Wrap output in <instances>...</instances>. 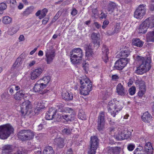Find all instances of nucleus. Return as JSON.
I'll return each instance as SVG.
<instances>
[{
	"instance_id": "f257e3e1",
	"label": "nucleus",
	"mask_w": 154,
	"mask_h": 154,
	"mask_svg": "<svg viewBox=\"0 0 154 154\" xmlns=\"http://www.w3.org/2000/svg\"><path fill=\"white\" fill-rule=\"evenodd\" d=\"M124 106V103L118 101L115 98L111 100L108 103V112L113 117H115L119 111L122 110Z\"/></svg>"
},
{
	"instance_id": "f03ea898",
	"label": "nucleus",
	"mask_w": 154,
	"mask_h": 154,
	"mask_svg": "<svg viewBox=\"0 0 154 154\" xmlns=\"http://www.w3.org/2000/svg\"><path fill=\"white\" fill-rule=\"evenodd\" d=\"M80 84L79 90L81 94L84 95L88 94L92 90V82L84 75L80 79Z\"/></svg>"
},
{
	"instance_id": "7ed1b4c3",
	"label": "nucleus",
	"mask_w": 154,
	"mask_h": 154,
	"mask_svg": "<svg viewBox=\"0 0 154 154\" xmlns=\"http://www.w3.org/2000/svg\"><path fill=\"white\" fill-rule=\"evenodd\" d=\"M14 129L10 124H7L0 126V138L7 139L13 133Z\"/></svg>"
},
{
	"instance_id": "20e7f679",
	"label": "nucleus",
	"mask_w": 154,
	"mask_h": 154,
	"mask_svg": "<svg viewBox=\"0 0 154 154\" xmlns=\"http://www.w3.org/2000/svg\"><path fill=\"white\" fill-rule=\"evenodd\" d=\"M151 58L149 55L147 57V59L145 64L140 65L135 70V73L139 74H142L148 71L151 67Z\"/></svg>"
},
{
	"instance_id": "39448f33",
	"label": "nucleus",
	"mask_w": 154,
	"mask_h": 154,
	"mask_svg": "<svg viewBox=\"0 0 154 154\" xmlns=\"http://www.w3.org/2000/svg\"><path fill=\"white\" fill-rule=\"evenodd\" d=\"M145 151H143V146L139 145L135 149V154H152L153 149L150 142L146 143L145 145Z\"/></svg>"
},
{
	"instance_id": "423d86ee",
	"label": "nucleus",
	"mask_w": 154,
	"mask_h": 154,
	"mask_svg": "<svg viewBox=\"0 0 154 154\" xmlns=\"http://www.w3.org/2000/svg\"><path fill=\"white\" fill-rule=\"evenodd\" d=\"M149 19L150 18H149L146 19L140 25L138 30L139 33H145L148 28L150 29L153 28L154 25H152V24H153V23H154V22H151L149 21Z\"/></svg>"
},
{
	"instance_id": "0eeeda50",
	"label": "nucleus",
	"mask_w": 154,
	"mask_h": 154,
	"mask_svg": "<svg viewBox=\"0 0 154 154\" xmlns=\"http://www.w3.org/2000/svg\"><path fill=\"white\" fill-rule=\"evenodd\" d=\"M17 135L19 138L22 141L32 139L34 136L33 133L29 130H21Z\"/></svg>"
},
{
	"instance_id": "6e6552de",
	"label": "nucleus",
	"mask_w": 154,
	"mask_h": 154,
	"mask_svg": "<svg viewBox=\"0 0 154 154\" xmlns=\"http://www.w3.org/2000/svg\"><path fill=\"white\" fill-rule=\"evenodd\" d=\"M99 140L96 136L91 137L90 142V148L89 154H95L96 150L98 146Z\"/></svg>"
},
{
	"instance_id": "1a4fd4ad",
	"label": "nucleus",
	"mask_w": 154,
	"mask_h": 154,
	"mask_svg": "<svg viewBox=\"0 0 154 154\" xmlns=\"http://www.w3.org/2000/svg\"><path fill=\"white\" fill-rule=\"evenodd\" d=\"M105 112H100L97 119V129L99 131H103L105 128Z\"/></svg>"
},
{
	"instance_id": "9d476101",
	"label": "nucleus",
	"mask_w": 154,
	"mask_h": 154,
	"mask_svg": "<svg viewBox=\"0 0 154 154\" xmlns=\"http://www.w3.org/2000/svg\"><path fill=\"white\" fill-rule=\"evenodd\" d=\"M146 5H140L135 11V18L141 20L146 13Z\"/></svg>"
},
{
	"instance_id": "9b49d317",
	"label": "nucleus",
	"mask_w": 154,
	"mask_h": 154,
	"mask_svg": "<svg viewBox=\"0 0 154 154\" xmlns=\"http://www.w3.org/2000/svg\"><path fill=\"white\" fill-rule=\"evenodd\" d=\"M128 62V59L121 58L115 63L114 69L122 70L126 66Z\"/></svg>"
},
{
	"instance_id": "f8f14e48",
	"label": "nucleus",
	"mask_w": 154,
	"mask_h": 154,
	"mask_svg": "<svg viewBox=\"0 0 154 154\" xmlns=\"http://www.w3.org/2000/svg\"><path fill=\"white\" fill-rule=\"evenodd\" d=\"M21 112L22 115H25L27 113L29 109L32 108V106L31 102L28 100L23 102L20 106Z\"/></svg>"
},
{
	"instance_id": "ddd939ff",
	"label": "nucleus",
	"mask_w": 154,
	"mask_h": 154,
	"mask_svg": "<svg viewBox=\"0 0 154 154\" xmlns=\"http://www.w3.org/2000/svg\"><path fill=\"white\" fill-rule=\"evenodd\" d=\"M55 53L54 50L47 49L45 51V60L48 64H50L52 62L55 56Z\"/></svg>"
},
{
	"instance_id": "4468645a",
	"label": "nucleus",
	"mask_w": 154,
	"mask_h": 154,
	"mask_svg": "<svg viewBox=\"0 0 154 154\" xmlns=\"http://www.w3.org/2000/svg\"><path fill=\"white\" fill-rule=\"evenodd\" d=\"M57 113V109L55 108L51 107L45 114V118L47 120H51L54 118Z\"/></svg>"
},
{
	"instance_id": "2eb2a0df",
	"label": "nucleus",
	"mask_w": 154,
	"mask_h": 154,
	"mask_svg": "<svg viewBox=\"0 0 154 154\" xmlns=\"http://www.w3.org/2000/svg\"><path fill=\"white\" fill-rule=\"evenodd\" d=\"M137 82H135L136 85H138L139 86V91L138 93V95L140 97H141L144 94L146 89L145 83L144 81H140L139 83L137 84Z\"/></svg>"
},
{
	"instance_id": "dca6fc26",
	"label": "nucleus",
	"mask_w": 154,
	"mask_h": 154,
	"mask_svg": "<svg viewBox=\"0 0 154 154\" xmlns=\"http://www.w3.org/2000/svg\"><path fill=\"white\" fill-rule=\"evenodd\" d=\"M116 92L121 96L126 95L128 94L127 91L125 89L121 83L119 84L116 87Z\"/></svg>"
},
{
	"instance_id": "f3484780",
	"label": "nucleus",
	"mask_w": 154,
	"mask_h": 154,
	"mask_svg": "<svg viewBox=\"0 0 154 154\" xmlns=\"http://www.w3.org/2000/svg\"><path fill=\"white\" fill-rule=\"evenodd\" d=\"M67 113H71L70 115L64 114L62 116V118L66 122H72L75 120V113L72 109V111L70 112Z\"/></svg>"
},
{
	"instance_id": "a211bd4d",
	"label": "nucleus",
	"mask_w": 154,
	"mask_h": 154,
	"mask_svg": "<svg viewBox=\"0 0 154 154\" xmlns=\"http://www.w3.org/2000/svg\"><path fill=\"white\" fill-rule=\"evenodd\" d=\"M102 57L103 60L106 63L109 60L108 55L109 54L108 47L105 45H103L102 48Z\"/></svg>"
},
{
	"instance_id": "6ab92c4d",
	"label": "nucleus",
	"mask_w": 154,
	"mask_h": 154,
	"mask_svg": "<svg viewBox=\"0 0 154 154\" xmlns=\"http://www.w3.org/2000/svg\"><path fill=\"white\" fill-rule=\"evenodd\" d=\"M91 37L94 46L98 48L100 45L99 35L93 32L92 33Z\"/></svg>"
},
{
	"instance_id": "aec40b11",
	"label": "nucleus",
	"mask_w": 154,
	"mask_h": 154,
	"mask_svg": "<svg viewBox=\"0 0 154 154\" xmlns=\"http://www.w3.org/2000/svg\"><path fill=\"white\" fill-rule=\"evenodd\" d=\"M39 81H38L35 84L33 88L34 91L35 92H38L40 94H43L44 93V91H42L43 89L46 87L44 85L43 83L39 82Z\"/></svg>"
},
{
	"instance_id": "412c9836",
	"label": "nucleus",
	"mask_w": 154,
	"mask_h": 154,
	"mask_svg": "<svg viewBox=\"0 0 154 154\" xmlns=\"http://www.w3.org/2000/svg\"><path fill=\"white\" fill-rule=\"evenodd\" d=\"M123 130L119 131L118 134L114 135V137L117 140H123L129 137L128 135L126 134Z\"/></svg>"
},
{
	"instance_id": "4be33fe9",
	"label": "nucleus",
	"mask_w": 154,
	"mask_h": 154,
	"mask_svg": "<svg viewBox=\"0 0 154 154\" xmlns=\"http://www.w3.org/2000/svg\"><path fill=\"white\" fill-rule=\"evenodd\" d=\"M42 72V69L41 68L35 69L31 73V78L32 80H35L38 77Z\"/></svg>"
},
{
	"instance_id": "5701e85b",
	"label": "nucleus",
	"mask_w": 154,
	"mask_h": 154,
	"mask_svg": "<svg viewBox=\"0 0 154 154\" xmlns=\"http://www.w3.org/2000/svg\"><path fill=\"white\" fill-rule=\"evenodd\" d=\"M57 108L55 109H57V112H70L72 111V109L69 107H64L63 105L61 103L59 104L57 106Z\"/></svg>"
},
{
	"instance_id": "b1692460",
	"label": "nucleus",
	"mask_w": 154,
	"mask_h": 154,
	"mask_svg": "<svg viewBox=\"0 0 154 154\" xmlns=\"http://www.w3.org/2000/svg\"><path fill=\"white\" fill-rule=\"evenodd\" d=\"M64 139L63 138L59 137L55 138L54 140V143L60 148H62L65 145Z\"/></svg>"
},
{
	"instance_id": "393cba45",
	"label": "nucleus",
	"mask_w": 154,
	"mask_h": 154,
	"mask_svg": "<svg viewBox=\"0 0 154 154\" xmlns=\"http://www.w3.org/2000/svg\"><path fill=\"white\" fill-rule=\"evenodd\" d=\"M70 60L72 64H77L80 63L82 58H80L79 56L72 54H70L69 55Z\"/></svg>"
},
{
	"instance_id": "a878e982",
	"label": "nucleus",
	"mask_w": 154,
	"mask_h": 154,
	"mask_svg": "<svg viewBox=\"0 0 154 154\" xmlns=\"http://www.w3.org/2000/svg\"><path fill=\"white\" fill-rule=\"evenodd\" d=\"M70 54L75 55L77 56H79L80 58L82 59L83 56V51L80 48H74L72 49L70 52Z\"/></svg>"
},
{
	"instance_id": "bb28decb",
	"label": "nucleus",
	"mask_w": 154,
	"mask_h": 154,
	"mask_svg": "<svg viewBox=\"0 0 154 154\" xmlns=\"http://www.w3.org/2000/svg\"><path fill=\"white\" fill-rule=\"evenodd\" d=\"M152 118V116L147 112L144 113L141 117L142 120L146 123H149Z\"/></svg>"
},
{
	"instance_id": "cd10ccee",
	"label": "nucleus",
	"mask_w": 154,
	"mask_h": 154,
	"mask_svg": "<svg viewBox=\"0 0 154 154\" xmlns=\"http://www.w3.org/2000/svg\"><path fill=\"white\" fill-rule=\"evenodd\" d=\"M24 95L25 93L23 91L21 90L16 92L14 95V98L16 100H20Z\"/></svg>"
},
{
	"instance_id": "c85d7f7f",
	"label": "nucleus",
	"mask_w": 154,
	"mask_h": 154,
	"mask_svg": "<svg viewBox=\"0 0 154 154\" xmlns=\"http://www.w3.org/2000/svg\"><path fill=\"white\" fill-rule=\"evenodd\" d=\"M51 79L50 76L48 75H45L39 81L41 83H43L45 87L49 82Z\"/></svg>"
},
{
	"instance_id": "c756f323",
	"label": "nucleus",
	"mask_w": 154,
	"mask_h": 154,
	"mask_svg": "<svg viewBox=\"0 0 154 154\" xmlns=\"http://www.w3.org/2000/svg\"><path fill=\"white\" fill-rule=\"evenodd\" d=\"M84 48L86 51V56L89 57L93 54L91 47L90 45H85Z\"/></svg>"
},
{
	"instance_id": "7c9ffc66",
	"label": "nucleus",
	"mask_w": 154,
	"mask_h": 154,
	"mask_svg": "<svg viewBox=\"0 0 154 154\" xmlns=\"http://www.w3.org/2000/svg\"><path fill=\"white\" fill-rule=\"evenodd\" d=\"M42 154H54V152L52 147L47 146L44 149Z\"/></svg>"
},
{
	"instance_id": "2f4dec72",
	"label": "nucleus",
	"mask_w": 154,
	"mask_h": 154,
	"mask_svg": "<svg viewBox=\"0 0 154 154\" xmlns=\"http://www.w3.org/2000/svg\"><path fill=\"white\" fill-rule=\"evenodd\" d=\"M34 7H28L23 12L22 14L23 16H27L29 14L32 13Z\"/></svg>"
},
{
	"instance_id": "473e14b6",
	"label": "nucleus",
	"mask_w": 154,
	"mask_h": 154,
	"mask_svg": "<svg viewBox=\"0 0 154 154\" xmlns=\"http://www.w3.org/2000/svg\"><path fill=\"white\" fill-rule=\"evenodd\" d=\"M147 58L145 59L144 57L141 56H137L135 59V63L137 64L141 65L145 64Z\"/></svg>"
},
{
	"instance_id": "72a5a7b5",
	"label": "nucleus",
	"mask_w": 154,
	"mask_h": 154,
	"mask_svg": "<svg viewBox=\"0 0 154 154\" xmlns=\"http://www.w3.org/2000/svg\"><path fill=\"white\" fill-rule=\"evenodd\" d=\"M146 39L148 42H154V31H150L147 33Z\"/></svg>"
},
{
	"instance_id": "f704fd0d",
	"label": "nucleus",
	"mask_w": 154,
	"mask_h": 154,
	"mask_svg": "<svg viewBox=\"0 0 154 154\" xmlns=\"http://www.w3.org/2000/svg\"><path fill=\"white\" fill-rule=\"evenodd\" d=\"M23 61V58L21 57H18L13 65V68L14 69H17L22 64Z\"/></svg>"
},
{
	"instance_id": "c9c22d12",
	"label": "nucleus",
	"mask_w": 154,
	"mask_h": 154,
	"mask_svg": "<svg viewBox=\"0 0 154 154\" xmlns=\"http://www.w3.org/2000/svg\"><path fill=\"white\" fill-rule=\"evenodd\" d=\"M62 98L68 101L73 99V96L71 92H66L62 94Z\"/></svg>"
},
{
	"instance_id": "e433bc0d",
	"label": "nucleus",
	"mask_w": 154,
	"mask_h": 154,
	"mask_svg": "<svg viewBox=\"0 0 154 154\" xmlns=\"http://www.w3.org/2000/svg\"><path fill=\"white\" fill-rule=\"evenodd\" d=\"M72 129L70 127H66L65 128H62V133L63 135H69L71 133Z\"/></svg>"
},
{
	"instance_id": "4c0bfd02",
	"label": "nucleus",
	"mask_w": 154,
	"mask_h": 154,
	"mask_svg": "<svg viewBox=\"0 0 154 154\" xmlns=\"http://www.w3.org/2000/svg\"><path fill=\"white\" fill-rule=\"evenodd\" d=\"M130 53V51L128 49L126 50H122L119 54V56L121 57V58H126Z\"/></svg>"
},
{
	"instance_id": "58836bf2",
	"label": "nucleus",
	"mask_w": 154,
	"mask_h": 154,
	"mask_svg": "<svg viewBox=\"0 0 154 154\" xmlns=\"http://www.w3.org/2000/svg\"><path fill=\"white\" fill-rule=\"evenodd\" d=\"M13 149V146L12 145H5L2 148V150L6 152H10Z\"/></svg>"
},
{
	"instance_id": "ea45409f",
	"label": "nucleus",
	"mask_w": 154,
	"mask_h": 154,
	"mask_svg": "<svg viewBox=\"0 0 154 154\" xmlns=\"http://www.w3.org/2000/svg\"><path fill=\"white\" fill-rule=\"evenodd\" d=\"M116 7V4L114 3L111 2L109 4L107 10L108 11L110 12V14L113 12Z\"/></svg>"
},
{
	"instance_id": "a19ab883",
	"label": "nucleus",
	"mask_w": 154,
	"mask_h": 154,
	"mask_svg": "<svg viewBox=\"0 0 154 154\" xmlns=\"http://www.w3.org/2000/svg\"><path fill=\"white\" fill-rule=\"evenodd\" d=\"M19 29L17 26H14L9 30L8 32V34L10 35H12L16 33L18 31Z\"/></svg>"
},
{
	"instance_id": "79ce46f5",
	"label": "nucleus",
	"mask_w": 154,
	"mask_h": 154,
	"mask_svg": "<svg viewBox=\"0 0 154 154\" xmlns=\"http://www.w3.org/2000/svg\"><path fill=\"white\" fill-rule=\"evenodd\" d=\"M12 18L8 16H5L3 17L2 21L5 24H8L11 22Z\"/></svg>"
},
{
	"instance_id": "37998d69",
	"label": "nucleus",
	"mask_w": 154,
	"mask_h": 154,
	"mask_svg": "<svg viewBox=\"0 0 154 154\" xmlns=\"http://www.w3.org/2000/svg\"><path fill=\"white\" fill-rule=\"evenodd\" d=\"M78 116L79 118L82 120H85L86 119L85 112L82 109L79 110Z\"/></svg>"
},
{
	"instance_id": "c03bdc74",
	"label": "nucleus",
	"mask_w": 154,
	"mask_h": 154,
	"mask_svg": "<svg viewBox=\"0 0 154 154\" xmlns=\"http://www.w3.org/2000/svg\"><path fill=\"white\" fill-rule=\"evenodd\" d=\"M119 150L116 147L110 148L108 151L109 154H118Z\"/></svg>"
},
{
	"instance_id": "a18cd8bd",
	"label": "nucleus",
	"mask_w": 154,
	"mask_h": 154,
	"mask_svg": "<svg viewBox=\"0 0 154 154\" xmlns=\"http://www.w3.org/2000/svg\"><path fill=\"white\" fill-rule=\"evenodd\" d=\"M48 11V10L46 8L43 9L41 11V14L39 16L38 18L41 19L44 18L46 15Z\"/></svg>"
},
{
	"instance_id": "49530a36",
	"label": "nucleus",
	"mask_w": 154,
	"mask_h": 154,
	"mask_svg": "<svg viewBox=\"0 0 154 154\" xmlns=\"http://www.w3.org/2000/svg\"><path fill=\"white\" fill-rule=\"evenodd\" d=\"M144 42L138 38H135V46L141 47L142 46Z\"/></svg>"
},
{
	"instance_id": "de8ad7c7",
	"label": "nucleus",
	"mask_w": 154,
	"mask_h": 154,
	"mask_svg": "<svg viewBox=\"0 0 154 154\" xmlns=\"http://www.w3.org/2000/svg\"><path fill=\"white\" fill-rule=\"evenodd\" d=\"M7 5L4 3H1L0 4V14L3 13V11L5 10L7 8Z\"/></svg>"
},
{
	"instance_id": "09e8293b",
	"label": "nucleus",
	"mask_w": 154,
	"mask_h": 154,
	"mask_svg": "<svg viewBox=\"0 0 154 154\" xmlns=\"http://www.w3.org/2000/svg\"><path fill=\"white\" fill-rule=\"evenodd\" d=\"M92 18H94L95 17V16L98 14V10L97 8H93L92 9Z\"/></svg>"
},
{
	"instance_id": "8fccbe9b",
	"label": "nucleus",
	"mask_w": 154,
	"mask_h": 154,
	"mask_svg": "<svg viewBox=\"0 0 154 154\" xmlns=\"http://www.w3.org/2000/svg\"><path fill=\"white\" fill-rule=\"evenodd\" d=\"M121 29L120 24L117 23L116 24V26L114 30V32L116 33L119 32L120 31Z\"/></svg>"
},
{
	"instance_id": "3c124183",
	"label": "nucleus",
	"mask_w": 154,
	"mask_h": 154,
	"mask_svg": "<svg viewBox=\"0 0 154 154\" xmlns=\"http://www.w3.org/2000/svg\"><path fill=\"white\" fill-rule=\"evenodd\" d=\"M128 91L130 95H134L135 94V86H133L130 88L128 90Z\"/></svg>"
},
{
	"instance_id": "603ef678",
	"label": "nucleus",
	"mask_w": 154,
	"mask_h": 154,
	"mask_svg": "<svg viewBox=\"0 0 154 154\" xmlns=\"http://www.w3.org/2000/svg\"><path fill=\"white\" fill-rule=\"evenodd\" d=\"M134 78H131L128 80V87H130L132 85L134 82Z\"/></svg>"
},
{
	"instance_id": "864d4df0",
	"label": "nucleus",
	"mask_w": 154,
	"mask_h": 154,
	"mask_svg": "<svg viewBox=\"0 0 154 154\" xmlns=\"http://www.w3.org/2000/svg\"><path fill=\"white\" fill-rule=\"evenodd\" d=\"M135 146L134 144H130L128 145L127 149L129 151H132L134 149Z\"/></svg>"
},
{
	"instance_id": "5fc2aeb1",
	"label": "nucleus",
	"mask_w": 154,
	"mask_h": 154,
	"mask_svg": "<svg viewBox=\"0 0 154 154\" xmlns=\"http://www.w3.org/2000/svg\"><path fill=\"white\" fill-rule=\"evenodd\" d=\"M37 108L40 109H43L45 107L44 104L43 103L41 102L38 103L37 104Z\"/></svg>"
},
{
	"instance_id": "6e6d98bb",
	"label": "nucleus",
	"mask_w": 154,
	"mask_h": 154,
	"mask_svg": "<svg viewBox=\"0 0 154 154\" xmlns=\"http://www.w3.org/2000/svg\"><path fill=\"white\" fill-rule=\"evenodd\" d=\"M109 23V21L107 20H105L103 22L102 28L103 29H105Z\"/></svg>"
},
{
	"instance_id": "4d7b16f0",
	"label": "nucleus",
	"mask_w": 154,
	"mask_h": 154,
	"mask_svg": "<svg viewBox=\"0 0 154 154\" xmlns=\"http://www.w3.org/2000/svg\"><path fill=\"white\" fill-rule=\"evenodd\" d=\"M78 11L75 8H73L71 14L73 16H75L77 13Z\"/></svg>"
},
{
	"instance_id": "13d9d810",
	"label": "nucleus",
	"mask_w": 154,
	"mask_h": 154,
	"mask_svg": "<svg viewBox=\"0 0 154 154\" xmlns=\"http://www.w3.org/2000/svg\"><path fill=\"white\" fill-rule=\"evenodd\" d=\"M107 120L110 125H114L116 124V122L112 121L111 118H108Z\"/></svg>"
},
{
	"instance_id": "bf43d9fd",
	"label": "nucleus",
	"mask_w": 154,
	"mask_h": 154,
	"mask_svg": "<svg viewBox=\"0 0 154 154\" xmlns=\"http://www.w3.org/2000/svg\"><path fill=\"white\" fill-rule=\"evenodd\" d=\"M49 20L48 17H45L42 20V23L43 24H46Z\"/></svg>"
},
{
	"instance_id": "052dcab7",
	"label": "nucleus",
	"mask_w": 154,
	"mask_h": 154,
	"mask_svg": "<svg viewBox=\"0 0 154 154\" xmlns=\"http://www.w3.org/2000/svg\"><path fill=\"white\" fill-rule=\"evenodd\" d=\"M100 18L101 19H103V18H106V17L107 15L105 13H103V12H102L100 14Z\"/></svg>"
},
{
	"instance_id": "680f3d73",
	"label": "nucleus",
	"mask_w": 154,
	"mask_h": 154,
	"mask_svg": "<svg viewBox=\"0 0 154 154\" xmlns=\"http://www.w3.org/2000/svg\"><path fill=\"white\" fill-rule=\"evenodd\" d=\"M112 79L113 80L116 81L119 79V77L116 75H112Z\"/></svg>"
},
{
	"instance_id": "e2e57ef3",
	"label": "nucleus",
	"mask_w": 154,
	"mask_h": 154,
	"mask_svg": "<svg viewBox=\"0 0 154 154\" xmlns=\"http://www.w3.org/2000/svg\"><path fill=\"white\" fill-rule=\"evenodd\" d=\"M149 7L151 10H154V0H152V3L149 5Z\"/></svg>"
},
{
	"instance_id": "0e129e2a",
	"label": "nucleus",
	"mask_w": 154,
	"mask_h": 154,
	"mask_svg": "<svg viewBox=\"0 0 154 154\" xmlns=\"http://www.w3.org/2000/svg\"><path fill=\"white\" fill-rule=\"evenodd\" d=\"M35 63L36 61L35 60L31 61L28 63L29 66V67L32 66L35 64Z\"/></svg>"
},
{
	"instance_id": "69168bd1",
	"label": "nucleus",
	"mask_w": 154,
	"mask_h": 154,
	"mask_svg": "<svg viewBox=\"0 0 154 154\" xmlns=\"http://www.w3.org/2000/svg\"><path fill=\"white\" fill-rule=\"evenodd\" d=\"M94 26L98 29L101 27V26L97 22H95L94 23Z\"/></svg>"
},
{
	"instance_id": "338daca9",
	"label": "nucleus",
	"mask_w": 154,
	"mask_h": 154,
	"mask_svg": "<svg viewBox=\"0 0 154 154\" xmlns=\"http://www.w3.org/2000/svg\"><path fill=\"white\" fill-rule=\"evenodd\" d=\"M19 39L20 41H24V38L23 35H20L19 37Z\"/></svg>"
},
{
	"instance_id": "774afa93",
	"label": "nucleus",
	"mask_w": 154,
	"mask_h": 154,
	"mask_svg": "<svg viewBox=\"0 0 154 154\" xmlns=\"http://www.w3.org/2000/svg\"><path fill=\"white\" fill-rule=\"evenodd\" d=\"M41 14V10L38 11L37 12L35 13V15L37 17L40 16Z\"/></svg>"
}]
</instances>
